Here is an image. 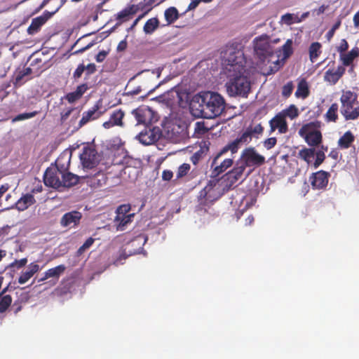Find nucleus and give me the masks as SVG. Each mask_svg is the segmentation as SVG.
I'll return each mask as SVG.
<instances>
[{
    "label": "nucleus",
    "instance_id": "obj_63",
    "mask_svg": "<svg viewBox=\"0 0 359 359\" xmlns=\"http://www.w3.org/2000/svg\"><path fill=\"white\" fill-rule=\"evenodd\" d=\"M142 91V89H141V87L140 86H137L132 90H130L128 91L127 94L128 95H138L140 92Z\"/></svg>",
    "mask_w": 359,
    "mask_h": 359
},
{
    "label": "nucleus",
    "instance_id": "obj_31",
    "mask_svg": "<svg viewBox=\"0 0 359 359\" xmlns=\"http://www.w3.org/2000/svg\"><path fill=\"white\" fill-rule=\"evenodd\" d=\"M304 139L310 147H314L322 143L323 136L320 130H319L315 133H313L311 135H309Z\"/></svg>",
    "mask_w": 359,
    "mask_h": 359
},
{
    "label": "nucleus",
    "instance_id": "obj_51",
    "mask_svg": "<svg viewBox=\"0 0 359 359\" xmlns=\"http://www.w3.org/2000/svg\"><path fill=\"white\" fill-rule=\"evenodd\" d=\"M27 263V258H22L21 259H15L11 264V266L16 267L17 269H20L25 266Z\"/></svg>",
    "mask_w": 359,
    "mask_h": 359
},
{
    "label": "nucleus",
    "instance_id": "obj_22",
    "mask_svg": "<svg viewBox=\"0 0 359 359\" xmlns=\"http://www.w3.org/2000/svg\"><path fill=\"white\" fill-rule=\"evenodd\" d=\"M155 0H142L137 4H132V7L135 13L142 11L141 15L145 16L151 9L152 5L154 4Z\"/></svg>",
    "mask_w": 359,
    "mask_h": 359
},
{
    "label": "nucleus",
    "instance_id": "obj_46",
    "mask_svg": "<svg viewBox=\"0 0 359 359\" xmlns=\"http://www.w3.org/2000/svg\"><path fill=\"white\" fill-rule=\"evenodd\" d=\"M130 210V207L129 205H121L117 208L116 216H120L121 215H128Z\"/></svg>",
    "mask_w": 359,
    "mask_h": 359
},
{
    "label": "nucleus",
    "instance_id": "obj_59",
    "mask_svg": "<svg viewBox=\"0 0 359 359\" xmlns=\"http://www.w3.org/2000/svg\"><path fill=\"white\" fill-rule=\"evenodd\" d=\"M94 44H95L94 41H92V42L89 43L88 45H86V46L82 47V48H79L78 50H76L73 53V54L74 55H77V54L82 53L84 51L87 50L88 49L90 48Z\"/></svg>",
    "mask_w": 359,
    "mask_h": 359
},
{
    "label": "nucleus",
    "instance_id": "obj_29",
    "mask_svg": "<svg viewBox=\"0 0 359 359\" xmlns=\"http://www.w3.org/2000/svg\"><path fill=\"white\" fill-rule=\"evenodd\" d=\"M309 59L315 62L322 53V45L319 42H313L309 48Z\"/></svg>",
    "mask_w": 359,
    "mask_h": 359
},
{
    "label": "nucleus",
    "instance_id": "obj_64",
    "mask_svg": "<svg viewBox=\"0 0 359 359\" xmlns=\"http://www.w3.org/2000/svg\"><path fill=\"white\" fill-rule=\"evenodd\" d=\"M353 24L355 27H359V11L357 12L353 16Z\"/></svg>",
    "mask_w": 359,
    "mask_h": 359
},
{
    "label": "nucleus",
    "instance_id": "obj_36",
    "mask_svg": "<svg viewBox=\"0 0 359 359\" xmlns=\"http://www.w3.org/2000/svg\"><path fill=\"white\" fill-rule=\"evenodd\" d=\"M280 114H284V117L290 118V119H294L299 116V111L296 106L292 104L288 108L281 111Z\"/></svg>",
    "mask_w": 359,
    "mask_h": 359
},
{
    "label": "nucleus",
    "instance_id": "obj_38",
    "mask_svg": "<svg viewBox=\"0 0 359 359\" xmlns=\"http://www.w3.org/2000/svg\"><path fill=\"white\" fill-rule=\"evenodd\" d=\"M283 54L285 58L289 57L293 53L292 40L287 39L282 46Z\"/></svg>",
    "mask_w": 359,
    "mask_h": 359
},
{
    "label": "nucleus",
    "instance_id": "obj_42",
    "mask_svg": "<svg viewBox=\"0 0 359 359\" xmlns=\"http://www.w3.org/2000/svg\"><path fill=\"white\" fill-rule=\"evenodd\" d=\"M37 114H38V112L36 111L29 112V113L20 114L13 118V121L16 122V121H20L31 118L34 117Z\"/></svg>",
    "mask_w": 359,
    "mask_h": 359
},
{
    "label": "nucleus",
    "instance_id": "obj_39",
    "mask_svg": "<svg viewBox=\"0 0 359 359\" xmlns=\"http://www.w3.org/2000/svg\"><path fill=\"white\" fill-rule=\"evenodd\" d=\"M208 148L200 149L198 151H196L191 157V162L196 165L205 156V151H208Z\"/></svg>",
    "mask_w": 359,
    "mask_h": 359
},
{
    "label": "nucleus",
    "instance_id": "obj_43",
    "mask_svg": "<svg viewBox=\"0 0 359 359\" xmlns=\"http://www.w3.org/2000/svg\"><path fill=\"white\" fill-rule=\"evenodd\" d=\"M281 21L287 25H292L293 23L294 22H299L301 21V20H295L294 19V17L292 14L291 13H286L283 15H282L281 17Z\"/></svg>",
    "mask_w": 359,
    "mask_h": 359
},
{
    "label": "nucleus",
    "instance_id": "obj_8",
    "mask_svg": "<svg viewBox=\"0 0 359 359\" xmlns=\"http://www.w3.org/2000/svg\"><path fill=\"white\" fill-rule=\"evenodd\" d=\"M239 161L246 168H259L266 163L265 157L259 154L255 147H247L242 151Z\"/></svg>",
    "mask_w": 359,
    "mask_h": 359
},
{
    "label": "nucleus",
    "instance_id": "obj_58",
    "mask_svg": "<svg viewBox=\"0 0 359 359\" xmlns=\"http://www.w3.org/2000/svg\"><path fill=\"white\" fill-rule=\"evenodd\" d=\"M73 110H74L73 108H69V109H67L66 111H62L60 114L61 121L62 122L65 121L69 118V116H70V114Z\"/></svg>",
    "mask_w": 359,
    "mask_h": 359
},
{
    "label": "nucleus",
    "instance_id": "obj_28",
    "mask_svg": "<svg viewBox=\"0 0 359 359\" xmlns=\"http://www.w3.org/2000/svg\"><path fill=\"white\" fill-rule=\"evenodd\" d=\"M136 14L131 5L126 7L124 9L118 12L116 15V20L119 23L128 21L131 16Z\"/></svg>",
    "mask_w": 359,
    "mask_h": 359
},
{
    "label": "nucleus",
    "instance_id": "obj_37",
    "mask_svg": "<svg viewBox=\"0 0 359 359\" xmlns=\"http://www.w3.org/2000/svg\"><path fill=\"white\" fill-rule=\"evenodd\" d=\"M190 169L191 165L189 163H184L180 165L176 173V179L180 180L185 177L190 171Z\"/></svg>",
    "mask_w": 359,
    "mask_h": 359
},
{
    "label": "nucleus",
    "instance_id": "obj_7",
    "mask_svg": "<svg viewBox=\"0 0 359 359\" xmlns=\"http://www.w3.org/2000/svg\"><path fill=\"white\" fill-rule=\"evenodd\" d=\"M79 158L83 168L86 170L95 168L101 160V157L95 147L88 144L82 148Z\"/></svg>",
    "mask_w": 359,
    "mask_h": 359
},
{
    "label": "nucleus",
    "instance_id": "obj_10",
    "mask_svg": "<svg viewBox=\"0 0 359 359\" xmlns=\"http://www.w3.org/2000/svg\"><path fill=\"white\" fill-rule=\"evenodd\" d=\"M330 174L324 170H319L313 173L310 178L311 187L314 189H325L328 184Z\"/></svg>",
    "mask_w": 359,
    "mask_h": 359
},
{
    "label": "nucleus",
    "instance_id": "obj_11",
    "mask_svg": "<svg viewBox=\"0 0 359 359\" xmlns=\"http://www.w3.org/2000/svg\"><path fill=\"white\" fill-rule=\"evenodd\" d=\"M270 133H272L276 130L280 134H285L288 131L287 122L283 114L278 113L269 121Z\"/></svg>",
    "mask_w": 359,
    "mask_h": 359
},
{
    "label": "nucleus",
    "instance_id": "obj_19",
    "mask_svg": "<svg viewBox=\"0 0 359 359\" xmlns=\"http://www.w3.org/2000/svg\"><path fill=\"white\" fill-rule=\"evenodd\" d=\"M35 203L36 200L34 196L31 194H26L18 199L15 204V207L19 211H24Z\"/></svg>",
    "mask_w": 359,
    "mask_h": 359
},
{
    "label": "nucleus",
    "instance_id": "obj_49",
    "mask_svg": "<svg viewBox=\"0 0 359 359\" xmlns=\"http://www.w3.org/2000/svg\"><path fill=\"white\" fill-rule=\"evenodd\" d=\"M348 48V43L345 39H343L340 41V44L337 46V50L341 54L345 53Z\"/></svg>",
    "mask_w": 359,
    "mask_h": 359
},
{
    "label": "nucleus",
    "instance_id": "obj_20",
    "mask_svg": "<svg viewBox=\"0 0 359 359\" xmlns=\"http://www.w3.org/2000/svg\"><path fill=\"white\" fill-rule=\"evenodd\" d=\"M39 270L40 266L39 264L34 262L29 264L28 269L26 271L22 272L18 278V283L20 284H25Z\"/></svg>",
    "mask_w": 359,
    "mask_h": 359
},
{
    "label": "nucleus",
    "instance_id": "obj_30",
    "mask_svg": "<svg viewBox=\"0 0 359 359\" xmlns=\"http://www.w3.org/2000/svg\"><path fill=\"white\" fill-rule=\"evenodd\" d=\"M134 214H129L128 215H121L116 216L114 222L117 226V230L123 231L126 225L132 222V218Z\"/></svg>",
    "mask_w": 359,
    "mask_h": 359
},
{
    "label": "nucleus",
    "instance_id": "obj_12",
    "mask_svg": "<svg viewBox=\"0 0 359 359\" xmlns=\"http://www.w3.org/2000/svg\"><path fill=\"white\" fill-rule=\"evenodd\" d=\"M100 104L97 103L91 109L87 111H84L82 114L81 119L79 122L78 128H81L88 122L98 119L100 117H101L104 114V111H100Z\"/></svg>",
    "mask_w": 359,
    "mask_h": 359
},
{
    "label": "nucleus",
    "instance_id": "obj_3",
    "mask_svg": "<svg viewBox=\"0 0 359 359\" xmlns=\"http://www.w3.org/2000/svg\"><path fill=\"white\" fill-rule=\"evenodd\" d=\"M190 108L196 116L215 118L219 116L224 111L226 102L218 93L205 91L193 97Z\"/></svg>",
    "mask_w": 359,
    "mask_h": 359
},
{
    "label": "nucleus",
    "instance_id": "obj_48",
    "mask_svg": "<svg viewBox=\"0 0 359 359\" xmlns=\"http://www.w3.org/2000/svg\"><path fill=\"white\" fill-rule=\"evenodd\" d=\"M277 143V139L276 137H269L266 139L264 142V147L269 150L272 149Z\"/></svg>",
    "mask_w": 359,
    "mask_h": 359
},
{
    "label": "nucleus",
    "instance_id": "obj_32",
    "mask_svg": "<svg viewBox=\"0 0 359 359\" xmlns=\"http://www.w3.org/2000/svg\"><path fill=\"white\" fill-rule=\"evenodd\" d=\"M315 151L314 148L304 147L299 151L298 157L309 164L315 156Z\"/></svg>",
    "mask_w": 359,
    "mask_h": 359
},
{
    "label": "nucleus",
    "instance_id": "obj_9",
    "mask_svg": "<svg viewBox=\"0 0 359 359\" xmlns=\"http://www.w3.org/2000/svg\"><path fill=\"white\" fill-rule=\"evenodd\" d=\"M59 8L60 7L57 8L52 12L45 11L41 15L33 18L30 25L27 28V33L31 35L37 33L48 20H49L58 11Z\"/></svg>",
    "mask_w": 359,
    "mask_h": 359
},
{
    "label": "nucleus",
    "instance_id": "obj_27",
    "mask_svg": "<svg viewBox=\"0 0 359 359\" xmlns=\"http://www.w3.org/2000/svg\"><path fill=\"white\" fill-rule=\"evenodd\" d=\"M338 111V104L336 102L332 103L324 116L325 121L327 123H336L339 118Z\"/></svg>",
    "mask_w": 359,
    "mask_h": 359
},
{
    "label": "nucleus",
    "instance_id": "obj_50",
    "mask_svg": "<svg viewBox=\"0 0 359 359\" xmlns=\"http://www.w3.org/2000/svg\"><path fill=\"white\" fill-rule=\"evenodd\" d=\"M109 49L107 50H101L95 56V60L97 62H102L109 53Z\"/></svg>",
    "mask_w": 359,
    "mask_h": 359
},
{
    "label": "nucleus",
    "instance_id": "obj_6",
    "mask_svg": "<svg viewBox=\"0 0 359 359\" xmlns=\"http://www.w3.org/2000/svg\"><path fill=\"white\" fill-rule=\"evenodd\" d=\"M254 51L261 63H264L273 55V48L267 36L257 37L254 40Z\"/></svg>",
    "mask_w": 359,
    "mask_h": 359
},
{
    "label": "nucleus",
    "instance_id": "obj_5",
    "mask_svg": "<svg viewBox=\"0 0 359 359\" xmlns=\"http://www.w3.org/2000/svg\"><path fill=\"white\" fill-rule=\"evenodd\" d=\"M357 93L351 90H342L339 98L340 113L346 121L356 120L359 118V102Z\"/></svg>",
    "mask_w": 359,
    "mask_h": 359
},
{
    "label": "nucleus",
    "instance_id": "obj_24",
    "mask_svg": "<svg viewBox=\"0 0 359 359\" xmlns=\"http://www.w3.org/2000/svg\"><path fill=\"white\" fill-rule=\"evenodd\" d=\"M309 87L306 79H301L297 85L295 96L298 98L305 99L309 95Z\"/></svg>",
    "mask_w": 359,
    "mask_h": 359
},
{
    "label": "nucleus",
    "instance_id": "obj_35",
    "mask_svg": "<svg viewBox=\"0 0 359 359\" xmlns=\"http://www.w3.org/2000/svg\"><path fill=\"white\" fill-rule=\"evenodd\" d=\"M12 297L9 294L0 297V313H5L12 304Z\"/></svg>",
    "mask_w": 359,
    "mask_h": 359
},
{
    "label": "nucleus",
    "instance_id": "obj_41",
    "mask_svg": "<svg viewBox=\"0 0 359 359\" xmlns=\"http://www.w3.org/2000/svg\"><path fill=\"white\" fill-rule=\"evenodd\" d=\"M315 155L316 156V158L313 163V167L318 168L325 161V154L324 151L318 150L316 152L315 151Z\"/></svg>",
    "mask_w": 359,
    "mask_h": 359
},
{
    "label": "nucleus",
    "instance_id": "obj_53",
    "mask_svg": "<svg viewBox=\"0 0 359 359\" xmlns=\"http://www.w3.org/2000/svg\"><path fill=\"white\" fill-rule=\"evenodd\" d=\"M29 299H30V295H29V292H22L20 294L18 299L16 301L19 302L22 304H25V303L27 302Z\"/></svg>",
    "mask_w": 359,
    "mask_h": 359
},
{
    "label": "nucleus",
    "instance_id": "obj_47",
    "mask_svg": "<svg viewBox=\"0 0 359 359\" xmlns=\"http://www.w3.org/2000/svg\"><path fill=\"white\" fill-rule=\"evenodd\" d=\"M65 97L69 103H74L81 98L80 95L76 91L67 93Z\"/></svg>",
    "mask_w": 359,
    "mask_h": 359
},
{
    "label": "nucleus",
    "instance_id": "obj_40",
    "mask_svg": "<svg viewBox=\"0 0 359 359\" xmlns=\"http://www.w3.org/2000/svg\"><path fill=\"white\" fill-rule=\"evenodd\" d=\"M146 241H147V238L146 237H144V236H139L136 237L131 242V245H133L135 244V243H137V244L140 245V247H139V248L137 250H135L134 252L130 251L129 252L130 255L140 253V250H142L143 245H144V244L145 243Z\"/></svg>",
    "mask_w": 359,
    "mask_h": 359
},
{
    "label": "nucleus",
    "instance_id": "obj_13",
    "mask_svg": "<svg viewBox=\"0 0 359 359\" xmlns=\"http://www.w3.org/2000/svg\"><path fill=\"white\" fill-rule=\"evenodd\" d=\"M133 114L138 124L149 126L153 123L154 111L148 107L134 110Z\"/></svg>",
    "mask_w": 359,
    "mask_h": 359
},
{
    "label": "nucleus",
    "instance_id": "obj_57",
    "mask_svg": "<svg viewBox=\"0 0 359 359\" xmlns=\"http://www.w3.org/2000/svg\"><path fill=\"white\" fill-rule=\"evenodd\" d=\"M196 131L201 132V133L204 134L205 133L208 132V128L205 127L204 123L201 122H197L196 123Z\"/></svg>",
    "mask_w": 359,
    "mask_h": 359
},
{
    "label": "nucleus",
    "instance_id": "obj_2",
    "mask_svg": "<svg viewBox=\"0 0 359 359\" xmlns=\"http://www.w3.org/2000/svg\"><path fill=\"white\" fill-rule=\"evenodd\" d=\"M264 132V127L261 123L255 126H249L246 130L237 138L224 146L215 156L211 163L212 177H217L225 172L233 163V157L224 158V155L230 151L231 154H236L238 149L243 145L248 144L252 141V137L259 138Z\"/></svg>",
    "mask_w": 359,
    "mask_h": 359
},
{
    "label": "nucleus",
    "instance_id": "obj_15",
    "mask_svg": "<svg viewBox=\"0 0 359 359\" xmlns=\"http://www.w3.org/2000/svg\"><path fill=\"white\" fill-rule=\"evenodd\" d=\"M82 217V214L79 211H71L65 213L60 219V224L62 226H75L78 225Z\"/></svg>",
    "mask_w": 359,
    "mask_h": 359
},
{
    "label": "nucleus",
    "instance_id": "obj_34",
    "mask_svg": "<svg viewBox=\"0 0 359 359\" xmlns=\"http://www.w3.org/2000/svg\"><path fill=\"white\" fill-rule=\"evenodd\" d=\"M164 16L168 24L175 22L179 18V13L175 7H170L165 11Z\"/></svg>",
    "mask_w": 359,
    "mask_h": 359
},
{
    "label": "nucleus",
    "instance_id": "obj_62",
    "mask_svg": "<svg viewBox=\"0 0 359 359\" xmlns=\"http://www.w3.org/2000/svg\"><path fill=\"white\" fill-rule=\"evenodd\" d=\"M22 303L15 301L13 304V309L14 310V313L16 314L22 309Z\"/></svg>",
    "mask_w": 359,
    "mask_h": 359
},
{
    "label": "nucleus",
    "instance_id": "obj_44",
    "mask_svg": "<svg viewBox=\"0 0 359 359\" xmlns=\"http://www.w3.org/2000/svg\"><path fill=\"white\" fill-rule=\"evenodd\" d=\"M293 88L294 85L292 81L287 82L282 88V95L285 97H290L292 93Z\"/></svg>",
    "mask_w": 359,
    "mask_h": 359
},
{
    "label": "nucleus",
    "instance_id": "obj_55",
    "mask_svg": "<svg viewBox=\"0 0 359 359\" xmlns=\"http://www.w3.org/2000/svg\"><path fill=\"white\" fill-rule=\"evenodd\" d=\"M86 76H88L94 74L96 72V66L94 63H90L87 66H86Z\"/></svg>",
    "mask_w": 359,
    "mask_h": 359
},
{
    "label": "nucleus",
    "instance_id": "obj_26",
    "mask_svg": "<svg viewBox=\"0 0 359 359\" xmlns=\"http://www.w3.org/2000/svg\"><path fill=\"white\" fill-rule=\"evenodd\" d=\"M359 55L358 48H354L350 50L348 53H342L340 55V60L342 62L343 67L351 65L354 59Z\"/></svg>",
    "mask_w": 359,
    "mask_h": 359
},
{
    "label": "nucleus",
    "instance_id": "obj_16",
    "mask_svg": "<svg viewBox=\"0 0 359 359\" xmlns=\"http://www.w3.org/2000/svg\"><path fill=\"white\" fill-rule=\"evenodd\" d=\"M246 167L238 160L233 168L226 173V178L231 184H233L243 178Z\"/></svg>",
    "mask_w": 359,
    "mask_h": 359
},
{
    "label": "nucleus",
    "instance_id": "obj_56",
    "mask_svg": "<svg viewBox=\"0 0 359 359\" xmlns=\"http://www.w3.org/2000/svg\"><path fill=\"white\" fill-rule=\"evenodd\" d=\"M173 177V172L170 170H165L162 172V179L164 181H170Z\"/></svg>",
    "mask_w": 359,
    "mask_h": 359
},
{
    "label": "nucleus",
    "instance_id": "obj_17",
    "mask_svg": "<svg viewBox=\"0 0 359 359\" xmlns=\"http://www.w3.org/2000/svg\"><path fill=\"white\" fill-rule=\"evenodd\" d=\"M124 116L125 114L121 109H116L110 115L109 120L103 123L102 126L105 129H109L115 126H122Z\"/></svg>",
    "mask_w": 359,
    "mask_h": 359
},
{
    "label": "nucleus",
    "instance_id": "obj_23",
    "mask_svg": "<svg viewBox=\"0 0 359 359\" xmlns=\"http://www.w3.org/2000/svg\"><path fill=\"white\" fill-rule=\"evenodd\" d=\"M65 270L66 266L64 264H60L54 268H51L44 273V276L40 278L39 281H44L49 278L58 279L60 275L62 274Z\"/></svg>",
    "mask_w": 359,
    "mask_h": 359
},
{
    "label": "nucleus",
    "instance_id": "obj_61",
    "mask_svg": "<svg viewBox=\"0 0 359 359\" xmlns=\"http://www.w3.org/2000/svg\"><path fill=\"white\" fill-rule=\"evenodd\" d=\"M200 3L201 2L199 0H192L191 2L188 6L187 11H191L195 9Z\"/></svg>",
    "mask_w": 359,
    "mask_h": 359
},
{
    "label": "nucleus",
    "instance_id": "obj_25",
    "mask_svg": "<svg viewBox=\"0 0 359 359\" xmlns=\"http://www.w3.org/2000/svg\"><path fill=\"white\" fill-rule=\"evenodd\" d=\"M355 140L351 131H346L338 140V147L341 149H348Z\"/></svg>",
    "mask_w": 359,
    "mask_h": 359
},
{
    "label": "nucleus",
    "instance_id": "obj_1",
    "mask_svg": "<svg viewBox=\"0 0 359 359\" xmlns=\"http://www.w3.org/2000/svg\"><path fill=\"white\" fill-rule=\"evenodd\" d=\"M223 57L230 77L226 84L228 93L231 96L247 97L251 90V83L248 77L243 75L246 64L243 50L238 45L233 44L227 47Z\"/></svg>",
    "mask_w": 359,
    "mask_h": 359
},
{
    "label": "nucleus",
    "instance_id": "obj_4",
    "mask_svg": "<svg viewBox=\"0 0 359 359\" xmlns=\"http://www.w3.org/2000/svg\"><path fill=\"white\" fill-rule=\"evenodd\" d=\"M67 168L60 166V158L51 164L45 171L43 182L47 187L57 190L72 187L78 184L79 177L67 171Z\"/></svg>",
    "mask_w": 359,
    "mask_h": 359
},
{
    "label": "nucleus",
    "instance_id": "obj_52",
    "mask_svg": "<svg viewBox=\"0 0 359 359\" xmlns=\"http://www.w3.org/2000/svg\"><path fill=\"white\" fill-rule=\"evenodd\" d=\"M341 25V22L340 21H338L331 28L330 30H329L326 34V36L328 40H330L334 34V32L335 31L339 29V27H340Z\"/></svg>",
    "mask_w": 359,
    "mask_h": 359
},
{
    "label": "nucleus",
    "instance_id": "obj_18",
    "mask_svg": "<svg viewBox=\"0 0 359 359\" xmlns=\"http://www.w3.org/2000/svg\"><path fill=\"white\" fill-rule=\"evenodd\" d=\"M321 127V122L319 121H311L308 123L304 124L302 128L299 130V135L302 137L305 138L309 135H311L313 133L319 130Z\"/></svg>",
    "mask_w": 359,
    "mask_h": 359
},
{
    "label": "nucleus",
    "instance_id": "obj_60",
    "mask_svg": "<svg viewBox=\"0 0 359 359\" xmlns=\"http://www.w3.org/2000/svg\"><path fill=\"white\" fill-rule=\"evenodd\" d=\"M126 48H127V42L126 40H122L118 43V46L116 47V50L118 52H122V51H124Z\"/></svg>",
    "mask_w": 359,
    "mask_h": 359
},
{
    "label": "nucleus",
    "instance_id": "obj_33",
    "mask_svg": "<svg viewBox=\"0 0 359 359\" xmlns=\"http://www.w3.org/2000/svg\"><path fill=\"white\" fill-rule=\"evenodd\" d=\"M159 26V21L157 18L149 19L144 24L143 30L147 34H152Z\"/></svg>",
    "mask_w": 359,
    "mask_h": 359
},
{
    "label": "nucleus",
    "instance_id": "obj_54",
    "mask_svg": "<svg viewBox=\"0 0 359 359\" xmlns=\"http://www.w3.org/2000/svg\"><path fill=\"white\" fill-rule=\"evenodd\" d=\"M89 87L87 83H82L77 86L76 89V92L80 95L81 97L88 90Z\"/></svg>",
    "mask_w": 359,
    "mask_h": 359
},
{
    "label": "nucleus",
    "instance_id": "obj_45",
    "mask_svg": "<svg viewBox=\"0 0 359 359\" xmlns=\"http://www.w3.org/2000/svg\"><path fill=\"white\" fill-rule=\"evenodd\" d=\"M86 69V66L83 64H80L78 65L77 68L73 73V78L74 80H77L81 77L83 73L84 72Z\"/></svg>",
    "mask_w": 359,
    "mask_h": 359
},
{
    "label": "nucleus",
    "instance_id": "obj_14",
    "mask_svg": "<svg viewBox=\"0 0 359 359\" xmlns=\"http://www.w3.org/2000/svg\"><path fill=\"white\" fill-rule=\"evenodd\" d=\"M346 69L343 66H338L337 69H328L324 74V81L331 85H335L345 74Z\"/></svg>",
    "mask_w": 359,
    "mask_h": 359
},
{
    "label": "nucleus",
    "instance_id": "obj_21",
    "mask_svg": "<svg viewBox=\"0 0 359 359\" xmlns=\"http://www.w3.org/2000/svg\"><path fill=\"white\" fill-rule=\"evenodd\" d=\"M32 73V70L30 67L23 68L22 70L16 71L15 72V79L13 81V85L15 87L22 86L26 82L28 79H25L26 76H29Z\"/></svg>",
    "mask_w": 359,
    "mask_h": 359
}]
</instances>
